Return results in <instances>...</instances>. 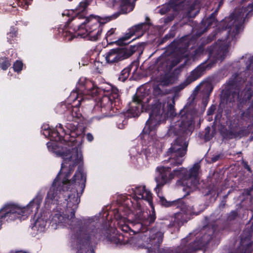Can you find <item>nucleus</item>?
<instances>
[{
    "label": "nucleus",
    "mask_w": 253,
    "mask_h": 253,
    "mask_svg": "<svg viewBox=\"0 0 253 253\" xmlns=\"http://www.w3.org/2000/svg\"><path fill=\"white\" fill-rule=\"evenodd\" d=\"M63 158L61 169L54 180L45 199L47 207L52 204L57 205L63 215L55 214L51 221L56 224L65 223L71 229L76 230L72 240V247L76 253H86L87 246L91 242L100 239L101 229L94 225L84 227L83 221L75 218V212L80 202V196L85 186L86 174L84 172L83 157L79 154L77 147L65 151H59Z\"/></svg>",
    "instance_id": "1"
},
{
    "label": "nucleus",
    "mask_w": 253,
    "mask_h": 253,
    "mask_svg": "<svg viewBox=\"0 0 253 253\" xmlns=\"http://www.w3.org/2000/svg\"><path fill=\"white\" fill-rule=\"evenodd\" d=\"M150 100V96L146 91H137L133 96L131 102L129 103L128 109L121 116H123L125 119L122 123H118V127L123 129L124 125H126V118L138 117L142 110H149V118L146 123L142 134H150L151 131L156 129L162 121L169 117L175 116L174 101L169 103L166 100L155 99L151 105L149 106L148 103Z\"/></svg>",
    "instance_id": "2"
},
{
    "label": "nucleus",
    "mask_w": 253,
    "mask_h": 253,
    "mask_svg": "<svg viewBox=\"0 0 253 253\" xmlns=\"http://www.w3.org/2000/svg\"><path fill=\"white\" fill-rule=\"evenodd\" d=\"M93 0H84L80 2L74 10H71L75 15L71 18H69L65 26L70 27L72 21L84 19L82 22L76 25L73 30L78 32V35L81 37H86L88 40L96 42L100 39L104 25L111 20L109 17H101L90 14L87 16V7ZM70 11L66 14L69 16Z\"/></svg>",
    "instance_id": "3"
},
{
    "label": "nucleus",
    "mask_w": 253,
    "mask_h": 253,
    "mask_svg": "<svg viewBox=\"0 0 253 253\" xmlns=\"http://www.w3.org/2000/svg\"><path fill=\"white\" fill-rule=\"evenodd\" d=\"M187 151V143L179 139L169 149L167 153V156L169 157L168 160L169 166H159L156 168L159 174L155 178L157 183L156 192H157V190L159 192L164 185L170 182L172 180L170 176L171 169L182 164L184 161L183 157Z\"/></svg>",
    "instance_id": "4"
},
{
    "label": "nucleus",
    "mask_w": 253,
    "mask_h": 253,
    "mask_svg": "<svg viewBox=\"0 0 253 253\" xmlns=\"http://www.w3.org/2000/svg\"><path fill=\"white\" fill-rule=\"evenodd\" d=\"M42 200L41 194H38L26 207H21L17 204L9 203L4 205L0 210V229L1 226V219L7 222L25 220L32 212L36 214L39 211Z\"/></svg>",
    "instance_id": "5"
},
{
    "label": "nucleus",
    "mask_w": 253,
    "mask_h": 253,
    "mask_svg": "<svg viewBox=\"0 0 253 253\" xmlns=\"http://www.w3.org/2000/svg\"><path fill=\"white\" fill-rule=\"evenodd\" d=\"M198 113V109L194 106V103L191 102L187 103L184 108L180 111V119L175 126L171 127L169 133H173L178 137L171 144L174 145L178 139L184 141L187 143V137L191 135L195 128V118Z\"/></svg>",
    "instance_id": "6"
},
{
    "label": "nucleus",
    "mask_w": 253,
    "mask_h": 253,
    "mask_svg": "<svg viewBox=\"0 0 253 253\" xmlns=\"http://www.w3.org/2000/svg\"><path fill=\"white\" fill-rule=\"evenodd\" d=\"M211 227V233L213 234L217 228L215 224H208L204 227ZM212 235L205 233L200 237H196L192 242L188 243L187 238L181 240L180 245L176 248H166L159 249L158 253H195L198 250L205 248L212 240Z\"/></svg>",
    "instance_id": "7"
},
{
    "label": "nucleus",
    "mask_w": 253,
    "mask_h": 253,
    "mask_svg": "<svg viewBox=\"0 0 253 253\" xmlns=\"http://www.w3.org/2000/svg\"><path fill=\"white\" fill-rule=\"evenodd\" d=\"M140 220V214H136L129 221V224L119 223L118 228L114 229L112 234L107 236L108 240L116 245H126L128 243L131 235L141 232L145 233Z\"/></svg>",
    "instance_id": "8"
},
{
    "label": "nucleus",
    "mask_w": 253,
    "mask_h": 253,
    "mask_svg": "<svg viewBox=\"0 0 253 253\" xmlns=\"http://www.w3.org/2000/svg\"><path fill=\"white\" fill-rule=\"evenodd\" d=\"M176 167L170 172L171 178L172 179L174 177L179 178L176 181V184L183 186V190L186 191L187 195L199 188V173L200 169L199 163L195 164L189 169L182 167Z\"/></svg>",
    "instance_id": "9"
},
{
    "label": "nucleus",
    "mask_w": 253,
    "mask_h": 253,
    "mask_svg": "<svg viewBox=\"0 0 253 253\" xmlns=\"http://www.w3.org/2000/svg\"><path fill=\"white\" fill-rule=\"evenodd\" d=\"M246 80L247 78H242V74H236L233 79L228 81V88L223 90L224 97L228 99L231 96L234 101L236 100L240 104L246 103L253 96V91L251 88L246 87L240 92L242 86Z\"/></svg>",
    "instance_id": "10"
},
{
    "label": "nucleus",
    "mask_w": 253,
    "mask_h": 253,
    "mask_svg": "<svg viewBox=\"0 0 253 253\" xmlns=\"http://www.w3.org/2000/svg\"><path fill=\"white\" fill-rule=\"evenodd\" d=\"M100 95H102V97L98 98L95 109L100 108L101 112L105 114H111L112 110L114 112V107L118 106L120 103L118 89L114 87H111V89L108 90L102 89Z\"/></svg>",
    "instance_id": "11"
},
{
    "label": "nucleus",
    "mask_w": 253,
    "mask_h": 253,
    "mask_svg": "<svg viewBox=\"0 0 253 253\" xmlns=\"http://www.w3.org/2000/svg\"><path fill=\"white\" fill-rule=\"evenodd\" d=\"M141 44L138 43L127 47H119L112 48L105 54V60L109 64H116L129 58L136 51L140 50Z\"/></svg>",
    "instance_id": "12"
},
{
    "label": "nucleus",
    "mask_w": 253,
    "mask_h": 253,
    "mask_svg": "<svg viewBox=\"0 0 253 253\" xmlns=\"http://www.w3.org/2000/svg\"><path fill=\"white\" fill-rule=\"evenodd\" d=\"M79 118H75L73 121H68L69 122L66 123L65 129L63 125L58 124L56 127L60 131V135L61 136V140L59 141L61 143L67 145L68 146H73L76 142V138L78 136L80 133L78 130V125L76 123Z\"/></svg>",
    "instance_id": "13"
},
{
    "label": "nucleus",
    "mask_w": 253,
    "mask_h": 253,
    "mask_svg": "<svg viewBox=\"0 0 253 253\" xmlns=\"http://www.w3.org/2000/svg\"><path fill=\"white\" fill-rule=\"evenodd\" d=\"M80 106L79 101L75 105L71 104V103L62 102L56 106L55 111L57 114L63 115L67 121H73L75 118H80L82 117Z\"/></svg>",
    "instance_id": "14"
},
{
    "label": "nucleus",
    "mask_w": 253,
    "mask_h": 253,
    "mask_svg": "<svg viewBox=\"0 0 253 253\" xmlns=\"http://www.w3.org/2000/svg\"><path fill=\"white\" fill-rule=\"evenodd\" d=\"M186 207L187 209L185 211L182 209H180L181 211L180 212H178L174 214V216L171 218V220L168 225L169 228H174L178 231L180 227L188 221L189 219V214L193 213L197 215L201 212H196L194 211V207L189 206L187 202Z\"/></svg>",
    "instance_id": "15"
},
{
    "label": "nucleus",
    "mask_w": 253,
    "mask_h": 253,
    "mask_svg": "<svg viewBox=\"0 0 253 253\" xmlns=\"http://www.w3.org/2000/svg\"><path fill=\"white\" fill-rule=\"evenodd\" d=\"M238 18V16L233 13L222 21V29L229 30L226 38L227 40L235 41L240 33L241 25L237 22Z\"/></svg>",
    "instance_id": "16"
},
{
    "label": "nucleus",
    "mask_w": 253,
    "mask_h": 253,
    "mask_svg": "<svg viewBox=\"0 0 253 253\" xmlns=\"http://www.w3.org/2000/svg\"><path fill=\"white\" fill-rule=\"evenodd\" d=\"M213 66L212 63L203 62L193 70L190 75L183 83L180 84L175 87L176 91H180L184 89L187 85L195 81L202 76L207 70L210 69Z\"/></svg>",
    "instance_id": "17"
},
{
    "label": "nucleus",
    "mask_w": 253,
    "mask_h": 253,
    "mask_svg": "<svg viewBox=\"0 0 253 253\" xmlns=\"http://www.w3.org/2000/svg\"><path fill=\"white\" fill-rule=\"evenodd\" d=\"M102 89L95 85L94 83L85 78H81L77 84V89L83 95H98L101 94Z\"/></svg>",
    "instance_id": "18"
},
{
    "label": "nucleus",
    "mask_w": 253,
    "mask_h": 253,
    "mask_svg": "<svg viewBox=\"0 0 253 253\" xmlns=\"http://www.w3.org/2000/svg\"><path fill=\"white\" fill-rule=\"evenodd\" d=\"M193 36L187 35L178 40H174L169 45V48L173 51L179 50L181 53L186 52L189 46L195 42Z\"/></svg>",
    "instance_id": "19"
},
{
    "label": "nucleus",
    "mask_w": 253,
    "mask_h": 253,
    "mask_svg": "<svg viewBox=\"0 0 253 253\" xmlns=\"http://www.w3.org/2000/svg\"><path fill=\"white\" fill-rule=\"evenodd\" d=\"M245 129H238L237 126L231 124L228 127L222 126L220 129V133L224 140H230L240 138L244 135Z\"/></svg>",
    "instance_id": "20"
},
{
    "label": "nucleus",
    "mask_w": 253,
    "mask_h": 253,
    "mask_svg": "<svg viewBox=\"0 0 253 253\" xmlns=\"http://www.w3.org/2000/svg\"><path fill=\"white\" fill-rule=\"evenodd\" d=\"M158 196L159 198V203L163 207L166 208L168 207H175L177 209H182L185 211L186 210V202L184 201V195L182 198H178L173 201H168L164 196H160L159 195V192L157 190Z\"/></svg>",
    "instance_id": "21"
},
{
    "label": "nucleus",
    "mask_w": 253,
    "mask_h": 253,
    "mask_svg": "<svg viewBox=\"0 0 253 253\" xmlns=\"http://www.w3.org/2000/svg\"><path fill=\"white\" fill-rule=\"evenodd\" d=\"M130 202H131L130 201ZM125 205L127 206L126 207L120 206L119 208L115 211L114 216L117 220H124L125 221L127 219L128 221H130L132 219L130 218L131 216H133V213L130 209L132 203L129 205L128 203H125ZM121 222L120 221L119 223Z\"/></svg>",
    "instance_id": "22"
},
{
    "label": "nucleus",
    "mask_w": 253,
    "mask_h": 253,
    "mask_svg": "<svg viewBox=\"0 0 253 253\" xmlns=\"http://www.w3.org/2000/svg\"><path fill=\"white\" fill-rule=\"evenodd\" d=\"M134 196L133 199L136 201L143 199L147 201L150 205H152V196L151 192L146 189L145 185L138 186L132 188Z\"/></svg>",
    "instance_id": "23"
},
{
    "label": "nucleus",
    "mask_w": 253,
    "mask_h": 253,
    "mask_svg": "<svg viewBox=\"0 0 253 253\" xmlns=\"http://www.w3.org/2000/svg\"><path fill=\"white\" fill-rule=\"evenodd\" d=\"M152 25V24L151 22L150 19L149 17L147 16L145 18V22L135 25L128 30V36H127V38H130L135 34L142 32L141 35L140 36V37H141L147 30L149 29L150 27ZM138 37H139V36H138Z\"/></svg>",
    "instance_id": "24"
},
{
    "label": "nucleus",
    "mask_w": 253,
    "mask_h": 253,
    "mask_svg": "<svg viewBox=\"0 0 253 253\" xmlns=\"http://www.w3.org/2000/svg\"><path fill=\"white\" fill-rule=\"evenodd\" d=\"M43 131V134L45 136H48L51 140L59 142L61 140V136L60 135V131L58 128H50L48 125H43L42 127Z\"/></svg>",
    "instance_id": "25"
},
{
    "label": "nucleus",
    "mask_w": 253,
    "mask_h": 253,
    "mask_svg": "<svg viewBox=\"0 0 253 253\" xmlns=\"http://www.w3.org/2000/svg\"><path fill=\"white\" fill-rule=\"evenodd\" d=\"M115 28H111L106 33L105 39H106L107 43L110 44L116 43L117 45L120 46H122L126 44V43L125 42L130 39L127 38V36H128V32H126L124 36L119 38L117 41H114V39L112 38V37L115 36Z\"/></svg>",
    "instance_id": "26"
},
{
    "label": "nucleus",
    "mask_w": 253,
    "mask_h": 253,
    "mask_svg": "<svg viewBox=\"0 0 253 253\" xmlns=\"http://www.w3.org/2000/svg\"><path fill=\"white\" fill-rule=\"evenodd\" d=\"M83 94L79 91L78 89H77V87H76V89L73 90L70 95L68 98V100L69 103L71 102L75 104H77L79 101L80 102V104H81L82 101L83 100Z\"/></svg>",
    "instance_id": "27"
},
{
    "label": "nucleus",
    "mask_w": 253,
    "mask_h": 253,
    "mask_svg": "<svg viewBox=\"0 0 253 253\" xmlns=\"http://www.w3.org/2000/svg\"><path fill=\"white\" fill-rule=\"evenodd\" d=\"M134 7L130 0H121L120 10L122 13L125 14L131 11Z\"/></svg>",
    "instance_id": "28"
},
{
    "label": "nucleus",
    "mask_w": 253,
    "mask_h": 253,
    "mask_svg": "<svg viewBox=\"0 0 253 253\" xmlns=\"http://www.w3.org/2000/svg\"><path fill=\"white\" fill-rule=\"evenodd\" d=\"M17 35V28L14 26L11 27L9 32L7 34V39L8 42L10 44L14 43L15 42V41H16Z\"/></svg>",
    "instance_id": "29"
},
{
    "label": "nucleus",
    "mask_w": 253,
    "mask_h": 253,
    "mask_svg": "<svg viewBox=\"0 0 253 253\" xmlns=\"http://www.w3.org/2000/svg\"><path fill=\"white\" fill-rule=\"evenodd\" d=\"M132 67L133 65L130 64L122 70L119 76L118 80L122 82L126 81L128 78Z\"/></svg>",
    "instance_id": "30"
},
{
    "label": "nucleus",
    "mask_w": 253,
    "mask_h": 253,
    "mask_svg": "<svg viewBox=\"0 0 253 253\" xmlns=\"http://www.w3.org/2000/svg\"><path fill=\"white\" fill-rule=\"evenodd\" d=\"M46 225V220L41 217H38L36 220L33 227L36 228L38 231L42 232L44 230Z\"/></svg>",
    "instance_id": "31"
},
{
    "label": "nucleus",
    "mask_w": 253,
    "mask_h": 253,
    "mask_svg": "<svg viewBox=\"0 0 253 253\" xmlns=\"http://www.w3.org/2000/svg\"><path fill=\"white\" fill-rule=\"evenodd\" d=\"M180 61L177 59H172L171 60L167 61L166 62L163 63V65L166 67L165 71H170L174 67L176 66Z\"/></svg>",
    "instance_id": "32"
},
{
    "label": "nucleus",
    "mask_w": 253,
    "mask_h": 253,
    "mask_svg": "<svg viewBox=\"0 0 253 253\" xmlns=\"http://www.w3.org/2000/svg\"><path fill=\"white\" fill-rule=\"evenodd\" d=\"M252 244L250 243L239 248L234 252H231L229 253H252Z\"/></svg>",
    "instance_id": "33"
},
{
    "label": "nucleus",
    "mask_w": 253,
    "mask_h": 253,
    "mask_svg": "<svg viewBox=\"0 0 253 253\" xmlns=\"http://www.w3.org/2000/svg\"><path fill=\"white\" fill-rule=\"evenodd\" d=\"M11 60L5 57L0 58V68L3 70H6L11 65Z\"/></svg>",
    "instance_id": "34"
},
{
    "label": "nucleus",
    "mask_w": 253,
    "mask_h": 253,
    "mask_svg": "<svg viewBox=\"0 0 253 253\" xmlns=\"http://www.w3.org/2000/svg\"><path fill=\"white\" fill-rule=\"evenodd\" d=\"M177 6V4L174 1H170L168 4L166 6V7H164L162 8L160 10V12L161 14H165L167 12H168L170 8H172L174 10H175L176 7Z\"/></svg>",
    "instance_id": "35"
},
{
    "label": "nucleus",
    "mask_w": 253,
    "mask_h": 253,
    "mask_svg": "<svg viewBox=\"0 0 253 253\" xmlns=\"http://www.w3.org/2000/svg\"><path fill=\"white\" fill-rule=\"evenodd\" d=\"M211 129L210 126H207L204 130V134L203 136V138L205 142H208L210 141L213 137V134H211Z\"/></svg>",
    "instance_id": "36"
},
{
    "label": "nucleus",
    "mask_w": 253,
    "mask_h": 253,
    "mask_svg": "<svg viewBox=\"0 0 253 253\" xmlns=\"http://www.w3.org/2000/svg\"><path fill=\"white\" fill-rule=\"evenodd\" d=\"M23 63L21 61L16 60L14 62L13 65V68L14 72L18 73H20L23 69Z\"/></svg>",
    "instance_id": "37"
},
{
    "label": "nucleus",
    "mask_w": 253,
    "mask_h": 253,
    "mask_svg": "<svg viewBox=\"0 0 253 253\" xmlns=\"http://www.w3.org/2000/svg\"><path fill=\"white\" fill-rule=\"evenodd\" d=\"M238 212L237 210L231 211L227 215V221H232L235 220L239 216Z\"/></svg>",
    "instance_id": "38"
},
{
    "label": "nucleus",
    "mask_w": 253,
    "mask_h": 253,
    "mask_svg": "<svg viewBox=\"0 0 253 253\" xmlns=\"http://www.w3.org/2000/svg\"><path fill=\"white\" fill-rule=\"evenodd\" d=\"M217 9L215 10L214 12H212L210 16L207 18V23L208 26H211L212 23L215 21V16L217 14Z\"/></svg>",
    "instance_id": "39"
},
{
    "label": "nucleus",
    "mask_w": 253,
    "mask_h": 253,
    "mask_svg": "<svg viewBox=\"0 0 253 253\" xmlns=\"http://www.w3.org/2000/svg\"><path fill=\"white\" fill-rule=\"evenodd\" d=\"M63 36L68 41H72L76 37L73 33L67 30L63 31Z\"/></svg>",
    "instance_id": "40"
},
{
    "label": "nucleus",
    "mask_w": 253,
    "mask_h": 253,
    "mask_svg": "<svg viewBox=\"0 0 253 253\" xmlns=\"http://www.w3.org/2000/svg\"><path fill=\"white\" fill-rule=\"evenodd\" d=\"M223 155L221 154L213 155L211 159V163H214L220 159H221Z\"/></svg>",
    "instance_id": "41"
},
{
    "label": "nucleus",
    "mask_w": 253,
    "mask_h": 253,
    "mask_svg": "<svg viewBox=\"0 0 253 253\" xmlns=\"http://www.w3.org/2000/svg\"><path fill=\"white\" fill-rule=\"evenodd\" d=\"M216 110V106L215 105H211V106L208 109L207 114L208 116H211L213 114Z\"/></svg>",
    "instance_id": "42"
},
{
    "label": "nucleus",
    "mask_w": 253,
    "mask_h": 253,
    "mask_svg": "<svg viewBox=\"0 0 253 253\" xmlns=\"http://www.w3.org/2000/svg\"><path fill=\"white\" fill-rule=\"evenodd\" d=\"M174 15L173 14H170L164 18V22L166 24L172 21L174 19Z\"/></svg>",
    "instance_id": "43"
},
{
    "label": "nucleus",
    "mask_w": 253,
    "mask_h": 253,
    "mask_svg": "<svg viewBox=\"0 0 253 253\" xmlns=\"http://www.w3.org/2000/svg\"><path fill=\"white\" fill-rule=\"evenodd\" d=\"M162 92V91L161 90V88L158 86H156L154 88L153 94L155 96L159 95L161 94Z\"/></svg>",
    "instance_id": "44"
},
{
    "label": "nucleus",
    "mask_w": 253,
    "mask_h": 253,
    "mask_svg": "<svg viewBox=\"0 0 253 253\" xmlns=\"http://www.w3.org/2000/svg\"><path fill=\"white\" fill-rule=\"evenodd\" d=\"M226 196H227L224 197L223 200L221 201L219 205V207L221 209H224L225 207L226 204V200L225 198Z\"/></svg>",
    "instance_id": "45"
},
{
    "label": "nucleus",
    "mask_w": 253,
    "mask_h": 253,
    "mask_svg": "<svg viewBox=\"0 0 253 253\" xmlns=\"http://www.w3.org/2000/svg\"><path fill=\"white\" fill-rule=\"evenodd\" d=\"M243 167L245 169H247L249 172H252L251 169L250 167V166L248 165V162H243Z\"/></svg>",
    "instance_id": "46"
},
{
    "label": "nucleus",
    "mask_w": 253,
    "mask_h": 253,
    "mask_svg": "<svg viewBox=\"0 0 253 253\" xmlns=\"http://www.w3.org/2000/svg\"><path fill=\"white\" fill-rule=\"evenodd\" d=\"M209 98L208 97H206L205 98H203L202 99V104L203 106L206 107L209 102Z\"/></svg>",
    "instance_id": "47"
},
{
    "label": "nucleus",
    "mask_w": 253,
    "mask_h": 253,
    "mask_svg": "<svg viewBox=\"0 0 253 253\" xmlns=\"http://www.w3.org/2000/svg\"><path fill=\"white\" fill-rule=\"evenodd\" d=\"M174 37V34L173 33H169L168 34H166L164 37V39H165L166 41H168V40L173 38Z\"/></svg>",
    "instance_id": "48"
},
{
    "label": "nucleus",
    "mask_w": 253,
    "mask_h": 253,
    "mask_svg": "<svg viewBox=\"0 0 253 253\" xmlns=\"http://www.w3.org/2000/svg\"><path fill=\"white\" fill-rule=\"evenodd\" d=\"M86 138L89 142H91L93 140V136L91 133H88L86 134Z\"/></svg>",
    "instance_id": "49"
},
{
    "label": "nucleus",
    "mask_w": 253,
    "mask_h": 253,
    "mask_svg": "<svg viewBox=\"0 0 253 253\" xmlns=\"http://www.w3.org/2000/svg\"><path fill=\"white\" fill-rule=\"evenodd\" d=\"M10 253H30L28 251H24V250H18V251H12Z\"/></svg>",
    "instance_id": "50"
},
{
    "label": "nucleus",
    "mask_w": 253,
    "mask_h": 253,
    "mask_svg": "<svg viewBox=\"0 0 253 253\" xmlns=\"http://www.w3.org/2000/svg\"><path fill=\"white\" fill-rule=\"evenodd\" d=\"M167 41H166L165 39H164V38L163 37L161 40V42H160V44H163L165 42H166Z\"/></svg>",
    "instance_id": "51"
},
{
    "label": "nucleus",
    "mask_w": 253,
    "mask_h": 253,
    "mask_svg": "<svg viewBox=\"0 0 253 253\" xmlns=\"http://www.w3.org/2000/svg\"><path fill=\"white\" fill-rule=\"evenodd\" d=\"M248 7L249 8L253 9V2L249 4Z\"/></svg>",
    "instance_id": "52"
},
{
    "label": "nucleus",
    "mask_w": 253,
    "mask_h": 253,
    "mask_svg": "<svg viewBox=\"0 0 253 253\" xmlns=\"http://www.w3.org/2000/svg\"><path fill=\"white\" fill-rule=\"evenodd\" d=\"M147 235H144L143 236H141V238L143 239V240H145L146 238L147 237Z\"/></svg>",
    "instance_id": "53"
},
{
    "label": "nucleus",
    "mask_w": 253,
    "mask_h": 253,
    "mask_svg": "<svg viewBox=\"0 0 253 253\" xmlns=\"http://www.w3.org/2000/svg\"><path fill=\"white\" fill-rule=\"evenodd\" d=\"M112 38H113V39H114V41H117L116 38H115V36H112Z\"/></svg>",
    "instance_id": "54"
},
{
    "label": "nucleus",
    "mask_w": 253,
    "mask_h": 253,
    "mask_svg": "<svg viewBox=\"0 0 253 253\" xmlns=\"http://www.w3.org/2000/svg\"><path fill=\"white\" fill-rule=\"evenodd\" d=\"M252 63H253V61H252V59H250V64H252Z\"/></svg>",
    "instance_id": "55"
},
{
    "label": "nucleus",
    "mask_w": 253,
    "mask_h": 253,
    "mask_svg": "<svg viewBox=\"0 0 253 253\" xmlns=\"http://www.w3.org/2000/svg\"><path fill=\"white\" fill-rule=\"evenodd\" d=\"M205 219L206 221H208L209 220V217H205Z\"/></svg>",
    "instance_id": "56"
},
{
    "label": "nucleus",
    "mask_w": 253,
    "mask_h": 253,
    "mask_svg": "<svg viewBox=\"0 0 253 253\" xmlns=\"http://www.w3.org/2000/svg\"><path fill=\"white\" fill-rule=\"evenodd\" d=\"M251 106H252V107L253 108V101H252V102L251 103Z\"/></svg>",
    "instance_id": "57"
},
{
    "label": "nucleus",
    "mask_w": 253,
    "mask_h": 253,
    "mask_svg": "<svg viewBox=\"0 0 253 253\" xmlns=\"http://www.w3.org/2000/svg\"><path fill=\"white\" fill-rule=\"evenodd\" d=\"M90 253H95L94 251L93 250H92L91 251H90Z\"/></svg>",
    "instance_id": "58"
},
{
    "label": "nucleus",
    "mask_w": 253,
    "mask_h": 253,
    "mask_svg": "<svg viewBox=\"0 0 253 253\" xmlns=\"http://www.w3.org/2000/svg\"><path fill=\"white\" fill-rule=\"evenodd\" d=\"M49 143H50L49 142H48L47 143V147H49Z\"/></svg>",
    "instance_id": "59"
},
{
    "label": "nucleus",
    "mask_w": 253,
    "mask_h": 253,
    "mask_svg": "<svg viewBox=\"0 0 253 253\" xmlns=\"http://www.w3.org/2000/svg\"><path fill=\"white\" fill-rule=\"evenodd\" d=\"M221 5V2H220L219 5H218V6L219 7Z\"/></svg>",
    "instance_id": "60"
},
{
    "label": "nucleus",
    "mask_w": 253,
    "mask_h": 253,
    "mask_svg": "<svg viewBox=\"0 0 253 253\" xmlns=\"http://www.w3.org/2000/svg\"><path fill=\"white\" fill-rule=\"evenodd\" d=\"M169 77H168L167 75L166 76L165 78H168Z\"/></svg>",
    "instance_id": "61"
},
{
    "label": "nucleus",
    "mask_w": 253,
    "mask_h": 253,
    "mask_svg": "<svg viewBox=\"0 0 253 253\" xmlns=\"http://www.w3.org/2000/svg\"><path fill=\"white\" fill-rule=\"evenodd\" d=\"M128 202V200H126V201H125V202Z\"/></svg>",
    "instance_id": "62"
}]
</instances>
